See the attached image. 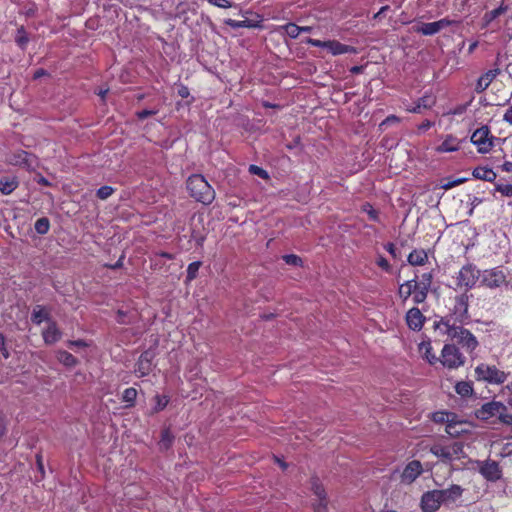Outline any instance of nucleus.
Here are the masks:
<instances>
[{"label": "nucleus", "instance_id": "f257e3e1", "mask_svg": "<svg viewBox=\"0 0 512 512\" xmlns=\"http://www.w3.org/2000/svg\"><path fill=\"white\" fill-rule=\"evenodd\" d=\"M434 328L442 335H447L468 353H472L479 345L476 337L468 329L463 328L462 324L455 323L452 318H441L435 322Z\"/></svg>", "mask_w": 512, "mask_h": 512}, {"label": "nucleus", "instance_id": "f03ea898", "mask_svg": "<svg viewBox=\"0 0 512 512\" xmlns=\"http://www.w3.org/2000/svg\"><path fill=\"white\" fill-rule=\"evenodd\" d=\"M187 189L192 198L204 205L211 204L215 199V190L200 174H193L187 179Z\"/></svg>", "mask_w": 512, "mask_h": 512}, {"label": "nucleus", "instance_id": "7ed1b4c3", "mask_svg": "<svg viewBox=\"0 0 512 512\" xmlns=\"http://www.w3.org/2000/svg\"><path fill=\"white\" fill-rule=\"evenodd\" d=\"M430 452L444 463H450L464 457L462 442L441 439L430 447Z\"/></svg>", "mask_w": 512, "mask_h": 512}, {"label": "nucleus", "instance_id": "20e7f679", "mask_svg": "<svg viewBox=\"0 0 512 512\" xmlns=\"http://www.w3.org/2000/svg\"><path fill=\"white\" fill-rule=\"evenodd\" d=\"M480 285L490 289L512 288V275L500 267L486 269L481 272Z\"/></svg>", "mask_w": 512, "mask_h": 512}, {"label": "nucleus", "instance_id": "39448f33", "mask_svg": "<svg viewBox=\"0 0 512 512\" xmlns=\"http://www.w3.org/2000/svg\"><path fill=\"white\" fill-rule=\"evenodd\" d=\"M508 375V373L499 370L496 366L485 363H481L475 368L476 379L490 384H503L507 380Z\"/></svg>", "mask_w": 512, "mask_h": 512}, {"label": "nucleus", "instance_id": "423d86ee", "mask_svg": "<svg viewBox=\"0 0 512 512\" xmlns=\"http://www.w3.org/2000/svg\"><path fill=\"white\" fill-rule=\"evenodd\" d=\"M440 362L448 369H457L464 365L465 357L454 344H445L441 352Z\"/></svg>", "mask_w": 512, "mask_h": 512}, {"label": "nucleus", "instance_id": "0eeeda50", "mask_svg": "<svg viewBox=\"0 0 512 512\" xmlns=\"http://www.w3.org/2000/svg\"><path fill=\"white\" fill-rule=\"evenodd\" d=\"M481 272L472 264L463 266L458 272L457 286L465 289L473 288L476 283L480 282Z\"/></svg>", "mask_w": 512, "mask_h": 512}, {"label": "nucleus", "instance_id": "6e6552de", "mask_svg": "<svg viewBox=\"0 0 512 512\" xmlns=\"http://www.w3.org/2000/svg\"><path fill=\"white\" fill-rule=\"evenodd\" d=\"M470 140L479 153L485 154L491 150L494 137L490 135L489 127L485 125L475 130Z\"/></svg>", "mask_w": 512, "mask_h": 512}, {"label": "nucleus", "instance_id": "1a4fd4ad", "mask_svg": "<svg viewBox=\"0 0 512 512\" xmlns=\"http://www.w3.org/2000/svg\"><path fill=\"white\" fill-rule=\"evenodd\" d=\"M441 505L451 507L462 497L464 489L457 484H452L446 489H435Z\"/></svg>", "mask_w": 512, "mask_h": 512}, {"label": "nucleus", "instance_id": "9d476101", "mask_svg": "<svg viewBox=\"0 0 512 512\" xmlns=\"http://www.w3.org/2000/svg\"><path fill=\"white\" fill-rule=\"evenodd\" d=\"M479 473L487 480L496 482L502 477V469L495 460L477 461Z\"/></svg>", "mask_w": 512, "mask_h": 512}, {"label": "nucleus", "instance_id": "9b49d317", "mask_svg": "<svg viewBox=\"0 0 512 512\" xmlns=\"http://www.w3.org/2000/svg\"><path fill=\"white\" fill-rule=\"evenodd\" d=\"M507 411V407L497 401H491L483 404L477 411L476 416L479 419L487 420L491 417L498 416L500 417V414Z\"/></svg>", "mask_w": 512, "mask_h": 512}, {"label": "nucleus", "instance_id": "f8f14e48", "mask_svg": "<svg viewBox=\"0 0 512 512\" xmlns=\"http://www.w3.org/2000/svg\"><path fill=\"white\" fill-rule=\"evenodd\" d=\"M445 318H452L455 323L464 324L469 320L468 314V299L465 296H459L456 298V303L453 309V314L446 316Z\"/></svg>", "mask_w": 512, "mask_h": 512}, {"label": "nucleus", "instance_id": "ddd939ff", "mask_svg": "<svg viewBox=\"0 0 512 512\" xmlns=\"http://www.w3.org/2000/svg\"><path fill=\"white\" fill-rule=\"evenodd\" d=\"M154 357L155 352L153 350H146L140 355L135 367V373L138 377H144L153 370Z\"/></svg>", "mask_w": 512, "mask_h": 512}, {"label": "nucleus", "instance_id": "4468645a", "mask_svg": "<svg viewBox=\"0 0 512 512\" xmlns=\"http://www.w3.org/2000/svg\"><path fill=\"white\" fill-rule=\"evenodd\" d=\"M453 24V21L443 18L435 22L422 23L417 27H414L415 32L421 33L422 35L432 36L437 34L440 30Z\"/></svg>", "mask_w": 512, "mask_h": 512}, {"label": "nucleus", "instance_id": "2eb2a0df", "mask_svg": "<svg viewBox=\"0 0 512 512\" xmlns=\"http://www.w3.org/2000/svg\"><path fill=\"white\" fill-rule=\"evenodd\" d=\"M424 469L419 460L410 461L401 474V482L407 485L412 484L422 473Z\"/></svg>", "mask_w": 512, "mask_h": 512}, {"label": "nucleus", "instance_id": "dca6fc26", "mask_svg": "<svg viewBox=\"0 0 512 512\" xmlns=\"http://www.w3.org/2000/svg\"><path fill=\"white\" fill-rule=\"evenodd\" d=\"M441 507L438 494L435 489L422 494L420 508L422 512H436Z\"/></svg>", "mask_w": 512, "mask_h": 512}, {"label": "nucleus", "instance_id": "f3484780", "mask_svg": "<svg viewBox=\"0 0 512 512\" xmlns=\"http://www.w3.org/2000/svg\"><path fill=\"white\" fill-rule=\"evenodd\" d=\"M425 316L420 309L413 307L406 313V323L414 331H420L424 325Z\"/></svg>", "mask_w": 512, "mask_h": 512}, {"label": "nucleus", "instance_id": "a211bd4d", "mask_svg": "<svg viewBox=\"0 0 512 512\" xmlns=\"http://www.w3.org/2000/svg\"><path fill=\"white\" fill-rule=\"evenodd\" d=\"M42 336L45 344L52 345L61 339L62 333L56 322L50 321L47 328L42 332Z\"/></svg>", "mask_w": 512, "mask_h": 512}, {"label": "nucleus", "instance_id": "6ab92c4d", "mask_svg": "<svg viewBox=\"0 0 512 512\" xmlns=\"http://www.w3.org/2000/svg\"><path fill=\"white\" fill-rule=\"evenodd\" d=\"M500 73L499 69H493L487 71L485 74H483L477 81L475 91L477 93H482L485 91L491 82L497 77V75Z\"/></svg>", "mask_w": 512, "mask_h": 512}, {"label": "nucleus", "instance_id": "aec40b11", "mask_svg": "<svg viewBox=\"0 0 512 512\" xmlns=\"http://www.w3.org/2000/svg\"><path fill=\"white\" fill-rule=\"evenodd\" d=\"M323 45H325V48H327L333 55L356 53L355 47L342 44L338 41H326Z\"/></svg>", "mask_w": 512, "mask_h": 512}, {"label": "nucleus", "instance_id": "412c9836", "mask_svg": "<svg viewBox=\"0 0 512 512\" xmlns=\"http://www.w3.org/2000/svg\"><path fill=\"white\" fill-rule=\"evenodd\" d=\"M460 140L453 135H447L441 145L436 148L439 153L454 152L459 150Z\"/></svg>", "mask_w": 512, "mask_h": 512}, {"label": "nucleus", "instance_id": "4be33fe9", "mask_svg": "<svg viewBox=\"0 0 512 512\" xmlns=\"http://www.w3.org/2000/svg\"><path fill=\"white\" fill-rule=\"evenodd\" d=\"M10 161L14 165L25 166L27 168H31L34 163L33 156L26 151L16 152Z\"/></svg>", "mask_w": 512, "mask_h": 512}, {"label": "nucleus", "instance_id": "5701e85b", "mask_svg": "<svg viewBox=\"0 0 512 512\" xmlns=\"http://www.w3.org/2000/svg\"><path fill=\"white\" fill-rule=\"evenodd\" d=\"M472 175L476 179L488 182H494L497 177L496 173L492 169L487 167H476L473 170Z\"/></svg>", "mask_w": 512, "mask_h": 512}, {"label": "nucleus", "instance_id": "b1692460", "mask_svg": "<svg viewBox=\"0 0 512 512\" xmlns=\"http://www.w3.org/2000/svg\"><path fill=\"white\" fill-rule=\"evenodd\" d=\"M31 320L36 325H40L43 321H48V323L51 321L49 313L41 305L34 307Z\"/></svg>", "mask_w": 512, "mask_h": 512}, {"label": "nucleus", "instance_id": "393cba45", "mask_svg": "<svg viewBox=\"0 0 512 512\" xmlns=\"http://www.w3.org/2000/svg\"><path fill=\"white\" fill-rule=\"evenodd\" d=\"M435 104V99L432 96L425 95L418 99L416 105L409 109L412 113H421L422 109H429Z\"/></svg>", "mask_w": 512, "mask_h": 512}, {"label": "nucleus", "instance_id": "a878e982", "mask_svg": "<svg viewBox=\"0 0 512 512\" xmlns=\"http://www.w3.org/2000/svg\"><path fill=\"white\" fill-rule=\"evenodd\" d=\"M428 261V255L424 250H414L408 256V262L413 266H422Z\"/></svg>", "mask_w": 512, "mask_h": 512}, {"label": "nucleus", "instance_id": "bb28decb", "mask_svg": "<svg viewBox=\"0 0 512 512\" xmlns=\"http://www.w3.org/2000/svg\"><path fill=\"white\" fill-rule=\"evenodd\" d=\"M57 359L60 363L67 367H74L78 364L77 358L65 350H59L57 352Z\"/></svg>", "mask_w": 512, "mask_h": 512}, {"label": "nucleus", "instance_id": "cd10ccee", "mask_svg": "<svg viewBox=\"0 0 512 512\" xmlns=\"http://www.w3.org/2000/svg\"><path fill=\"white\" fill-rule=\"evenodd\" d=\"M419 350L423 354V357L430 363L434 364L439 359L435 356V354L432 352V346L430 342H422L419 345Z\"/></svg>", "mask_w": 512, "mask_h": 512}, {"label": "nucleus", "instance_id": "c85d7f7f", "mask_svg": "<svg viewBox=\"0 0 512 512\" xmlns=\"http://www.w3.org/2000/svg\"><path fill=\"white\" fill-rule=\"evenodd\" d=\"M455 391L460 396L467 397L473 393V387L470 382L460 381L455 385Z\"/></svg>", "mask_w": 512, "mask_h": 512}, {"label": "nucleus", "instance_id": "c756f323", "mask_svg": "<svg viewBox=\"0 0 512 512\" xmlns=\"http://www.w3.org/2000/svg\"><path fill=\"white\" fill-rule=\"evenodd\" d=\"M460 426H462L461 423H457L454 421V419H452L447 425H446V428H445V432L450 435L451 437H458L460 436L462 433L465 432L464 429H462Z\"/></svg>", "mask_w": 512, "mask_h": 512}, {"label": "nucleus", "instance_id": "7c9ffc66", "mask_svg": "<svg viewBox=\"0 0 512 512\" xmlns=\"http://www.w3.org/2000/svg\"><path fill=\"white\" fill-rule=\"evenodd\" d=\"M412 283L413 281L409 280L400 285L398 294L403 301H406L411 295H413L414 292Z\"/></svg>", "mask_w": 512, "mask_h": 512}, {"label": "nucleus", "instance_id": "2f4dec72", "mask_svg": "<svg viewBox=\"0 0 512 512\" xmlns=\"http://www.w3.org/2000/svg\"><path fill=\"white\" fill-rule=\"evenodd\" d=\"M173 435L169 429H165L161 433V440L159 441V447L161 450H167L173 442Z\"/></svg>", "mask_w": 512, "mask_h": 512}, {"label": "nucleus", "instance_id": "473e14b6", "mask_svg": "<svg viewBox=\"0 0 512 512\" xmlns=\"http://www.w3.org/2000/svg\"><path fill=\"white\" fill-rule=\"evenodd\" d=\"M311 488L317 499L327 498L326 491L317 478L311 480Z\"/></svg>", "mask_w": 512, "mask_h": 512}, {"label": "nucleus", "instance_id": "72a5a7b5", "mask_svg": "<svg viewBox=\"0 0 512 512\" xmlns=\"http://www.w3.org/2000/svg\"><path fill=\"white\" fill-rule=\"evenodd\" d=\"M34 228L38 234L44 235L49 231L50 221L46 217H42L36 220Z\"/></svg>", "mask_w": 512, "mask_h": 512}, {"label": "nucleus", "instance_id": "f704fd0d", "mask_svg": "<svg viewBox=\"0 0 512 512\" xmlns=\"http://www.w3.org/2000/svg\"><path fill=\"white\" fill-rule=\"evenodd\" d=\"M154 400H155V406L153 408L154 413H157V412L163 410L169 403V399L167 396L155 395Z\"/></svg>", "mask_w": 512, "mask_h": 512}, {"label": "nucleus", "instance_id": "c9c22d12", "mask_svg": "<svg viewBox=\"0 0 512 512\" xmlns=\"http://www.w3.org/2000/svg\"><path fill=\"white\" fill-rule=\"evenodd\" d=\"M17 188V183L15 181L9 180H0V191L3 194H10Z\"/></svg>", "mask_w": 512, "mask_h": 512}, {"label": "nucleus", "instance_id": "e433bc0d", "mask_svg": "<svg viewBox=\"0 0 512 512\" xmlns=\"http://www.w3.org/2000/svg\"><path fill=\"white\" fill-rule=\"evenodd\" d=\"M455 415L446 412H436L433 414V420L437 423H446V425L454 419Z\"/></svg>", "mask_w": 512, "mask_h": 512}, {"label": "nucleus", "instance_id": "4c0bfd02", "mask_svg": "<svg viewBox=\"0 0 512 512\" xmlns=\"http://www.w3.org/2000/svg\"><path fill=\"white\" fill-rule=\"evenodd\" d=\"M225 24L234 28V29H237V28H244V27H247V28H250V27H254V25L251 23V21L249 20H242V21H237V20H233V19H227L225 20Z\"/></svg>", "mask_w": 512, "mask_h": 512}, {"label": "nucleus", "instance_id": "58836bf2", "mask_svg": "<svg viewBox=\"0 0 512 512\" xmlns=\"http://www.w3.org/2000/svg\"><path fill=\"white\" fill-rule=\"evenodd\" d=\"M200 266H201L200 261H195L188 265L187 280L191 281L197 277Z\"/></svg>", "mask_w": 512, "mask_h": 512}, {"label": "nucleus", "instance_id": "ea45409f", "mask_svg": "<svg viewBox=\"0 0 512 512\" xmlns=\"http://www.w3.org/2000/svg\"><path fill=\"white\" fill-rule=\"evenodd\" d=\"M137 397V390L135 388H127L123 392L122 399L124 402L133 405Z\"/></svg>", "mask_w": 512, "mask_h": 512}, {"label": "nucleus", "instance_id": "a19ab883", "mask_svg": "<svg viewBox=\"0 0 512 512\" xmlns=\"http://www.w3.org/2000/svg\"><path fill=\"white\" fill-rule=\"evenodd\" d=\"M285 32L291 38H297L301 32V27L294 23H288L284 26Z\"/></svg>", "mask_w": 512, "mask_h": 512}, {"label": "nucleus", "instance_id": "79ce46f5", "mask_svg": "<svg viewBox=\"0 0 512 512\" xmlns=\"http://www.w3.org/2000/svg\"><path fill=\"white\" fill-rule=\"evenodd\" d=\"M28 37L23 27L19 28L15 37L16 43L21 47L24 48L26 44L28 43Z\"/></svg>", "mask_w": 512, "mask_h": 512}, {"label": "nucleus", "instance_id": "37998d69", "mask_svg": "<svg viewBox=\"0 0 512 512\" xmlns=\"http://www.w3.org/2000/svg\"><path fill=\"white\" fill-rule=\"evenodd\" d=\"M467 179L466 178H458V179H455V180H443L441 182V188L444 189V190H449V189H452L453 187L455 186H458L462 183H464Z\"/></svg>", "mask_w": 512, "mask_h": 512}, {"label": "nucleus", "instance_id": "c03bdc74", "mask_svg": "<svg viewBox=\"0 0 512 512\" xmlns=\"http://www.w3.org/2000/svg\"><path fill=\"white\" fill-rule=\"evenodd\" d=\"M495 191L501 193L505 197H512V184H501L495 185Z\"/></svg>", "mask_w": 512, "mask_h": 512}, {"label": "nucleus", "instance_id": "a18cd8bd", "mask_svg": "<svg viewBox=\"0 0 512 512\" xmlns=\"http://www.w3.org/2000/svg\"><path fill=\"white\" fill-rule=\"evenodd\" d=\"M113 192L114 189L111 186H102L97 190L96 195L99 199L106 200L113 194Z\"/></svg>", "mask_w": 512, "mask_h": 512}, {"label": "nucleus", "instance_id": "49530a36", "mask_svg": "<svg viewBox=\"0 0 512 512\" xmlns=\"http://www.w3.org/2000/svg\"><path fill=\"white\" fill-rule=\"evenodd\" d=\"M314 512H327L328 511V501L327 498L317 499L313 503Z\"/></svg>", "mask_w": 512, "mask_h": 512}, {"label": "nucleus", "instance_id": "de8ad7c7", "mask_svg": "<svg viewBox=\"0 0 512 512\" xmlns=\"http://www.w3.org/2000/svg\"><path fill=\"white\" fill-rule=\"evenodd\" d=\"M283 260L288 265H293V266H301L302 265V259L295 254L284 255Z\"/></svg>", "mask_w": 512, "mask_h": 512}, {"label": "nucleus", "instance_id": "09e8293b", "mask_svg": "<svg viewBox=\"0 0 512 512\" xmlns=\"http://www.w3.org/2000/svg\"><path fill=\"white\" fill-rule=\"evenodd\" d=\"M249 172L253 175L261 177L262 179H268L269 177L267 171L257 165H250Z\"/></svg>", "mask_w": 512, "mask_h": 512}, {"label": "nucleus", "instance_id": "8fccbe9b", "mask_svg": "<svg viewBox=\"0 0 512 512\" xmlns=\"http://www.w3.org/2000/svg\"><path fill=\"white\" fill-rule=\"evenodd\" d=\"M363 211L368 214L371 220L378 221V212L370 204L364 205Z\"/></svg>", "mask_w": 512, "mask_h": 512}, {"label": "nucleus", "instance_id": "3c124183", "mask_svg": "<svg viewBox=\"0 0 512 512\" xmlns=\"http://www.w3.org/2000/svg\"><path fill=\"white\" fill-rule=\"evenodd\" d=\"M433 275L431 272L423 273L419 279L418 282H420L422 285H426L429 288L432 284Z\"/></svg>", "mask_w": 512, "mask_h": 512}, {"label": "nucleus", "instance_id": "603ef678", "mask_svg": "<svg viewBox=\"0 0 512 512\" xmlns=\"http://www.w3.org/2000/svg\"><path fill=\"white\" fill-rule=\"evenodd\" d=\"M413 292H414L413 293V301L416 304L423 303L426 300L427 295H428V294H425V292H422V291L413 290Z\"/></svg>", "mask_w": 512, "mask_h": 512}, {"label": "nucleus", "instance_id": "864d4df0", "mask_svg": "<svg viewBox=\"0 0 512 512\" xmlns=\"http://www.w3.org/2000/svg\"><path fill=\"white\" fill-rule=\"evenodd\" d=\"M399 122V118L395 115H390L385 118L379 125L380 128L386 127L388 125H392Z\"/></svg>", "mask_w": 512, "mask_h": 512}, {"label": "nucleus", "instance_id": "5fc2aeb1", "mask_svg": "<svg viewBox=\"0 0 512 512\" xmlns=\"http://www.w3.org/2000/svg\"><path fill=\"white\" fill-rule=\"evenodd\" d=\"M413 283V290H416V291H422V292H425V294H428L429 292V287L426 286V285H422L420 282H418L416 279H413L412 280Z\"/></svg>", "mask_w": 512, "mask_h": 512}, {"label": "nucleus", "instance_id": "6e6d98bb", "mask_svg": "<svg viewBox=\"0 0 512 512\" xmlns=\"http://www.w3.org/2000/svg\"><path fill=\"white\" fill-rule=\"evenodd\" d=\"M211 4L220 8H229L232 6L229 0H209Z\"/></svg>", "mask_w": 512, "mask_h": 512}, {"label": "nucleus", "instance_id": "4d7b16f0", "mask_svg": "<svg viewBox=\"0 0 512 512\" xmlns=\"http://www.w3.org/2000/svg\"><path fill=\"white\" fill-rule=\"evenodd\" d=\"M157 113L156 110H148L144 109L139 112H137V117L141 120L146 119L147 117H150L152 115H155Z\"/></svg>", "mask_w": 512, "mask_h": 512}, {"label": "nucleus", "instance_id": "13d9d810", "mask_svg": "<svg viewBox=\"0 0 512 512\" xmlns=\"http://www.w3.org/2000/svg\"><path fill=\"white\" fill-rule=\"evenodd\" d=\"M499 420L507 425H512V414H508L507 411L500 414Z\"/></svg>", "mask_w": 512, "mask_h": 512}, {"label": "nucleus", "instance_id": "bf43d9fd", "mask_svg": "<svg viewBox=\"0 0 512 512\" xmlns=\"http://www.w3.org/2000/svg\"><path fill=\"white\" fill-rule=\"evenodd\" d=\"M433 126V122L430 120H424L419 126L418 129L422 132L430 129Z\"/></svg>", "mask_w": 512, "mask_h": 512}, {"label": "nucleus", "instance_id": "052dcab7", "mask_svg": "<svg viewBox=\"0 0 512 512\" xmlns=\"http://www.w3.org/2000/svg\"><path fill=\"white\" fill-rule=\"evenodd\" d=\"M503 120L512 125V106L509 107L504 113Z\"/></svg>", "mask_w": 512, "mask_h": 512}, {"label": "nucleus", "instance_id": "680f3d73", "mask_svg": "<svg viewBox=\"0 0 512 512\" xmlns=\"http://www.w3.org/2000/svg\"><path fill=\"white\" fill-rule=\"evenodd\" d=\"M126 313L122 310L117 312V322L120 324H128L129 322L125 319Z\"/></svg>", "mask_w": 512, "mask_h": 512}, {"label": "nucleus", "instance_id": "e2e57ef3", "mask_svg": "<svg viewBox=\"0 0 512 512\" xmlns=\"http://www.w3.org/2000/svg\"><path fill=\"white\" fill-rule=\"evenodd\" d=\"M389 9H390V7L388 5L381 7L380 10L376 14L373 15V19H375V20L380 19L382 17V15Z\"/></svg>", "mask_w": 512, "mask_h": 512}, {"label": "nucleus", "instance_id": "0e129e2a", "mask_svg": "<svg viewBox=\"0 0 512 512\" xmlns=\"http://www.w3.org/2000/svg\"><path fill=\"white\" fill-rule=\"evenodd\" d=\"M481 202H482V199H480V198H478V197H476V196H474L473 198H471V206H472V208H471V209H470V211H469V214H470V215H472L474 208H475L477 205H479Z\"/></svg>", "mask_w": 512, "mask_h": 512}, {"label": "nucleus", "instance_id": "69168bd1", "mask_svg": "<svg viewBox=\"0 0 512 512\" xmlns=\"http://www.w3.org/2000/svg\"><path fill=\"white\" fill-rule=\"evenodd\" d=\"M377 263L384 269H388L390 267L389 262L384 257H380Z\"/></svg>", "mask_w": 512, "mask_h": 512}, {"label": "nucleus", "instance_id": "338daca9", "mask_svg": "<svg viewBox=\"0 0 512 512\" xmlns=\"http://www.w3.org/2000/svg\"><path fill=\"white\" fill-rule=\"evenodd\" d=\"M466 107H467V105H460V106L456 107V108L452 111V114H454V115H460V114H462V113H464V112H465Z\"/></svg>", "mask_w": 512, "mask_h": 512}, {"label": "nucleus", "instance_id": "774afa93", "mask_svg": "<svg viewBox=\"0 0 512 512\" xmlns=\"http://www.w3.org/2000/svg\"><path fill=\"white\" fill-rule=\"evenodd\" d=\"M502 170L505 171V172H512V162L506 161L502 165Z\"/></svg>", "mask_w": 512, "mask_h": 512}]
</instances>
